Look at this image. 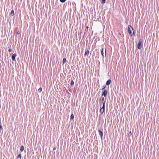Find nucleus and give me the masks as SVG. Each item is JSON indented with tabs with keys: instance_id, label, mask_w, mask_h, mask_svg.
<instances>
[{
	"instance_id": "nucleus-1",
	"label": "nucleus",
	"mask_w": 159,
	"mask_h": 159,
	"mask_svg": "<svg viewBox=\"0 0 159 159\" xmlns=\"http://www.w3.org/2000/svg\"><path fill=\"white\" fill-rule=\"evenodd\" d=\"M142 41L141 39H140L139 40L138 43L137 45V48L139 49H141L142 48Z\"/></svg>"
},
{
	"instance_id": "nucleus-2",
	"label": "nucleus",
	"mask_w": 159,
	"mask_h": 159,
	"mask_svg": "<svg viewBox=\"0 0 159 159\" xmlns=\"http://www.w3.org/2000/svg\"><path fill=\"white\" fill-rule=\"evenodd\" d=\"M105 101H104L103 103L102 106L100 109V111L101 114H103L105 111Z\"/></svg>"
},
{
	"instance_id": "nucleus-3",
	"label": "nucleus",
	"mask_w": 159,
	"mask_h": 159,
	"mask_svg": "<svg viewBox=\"0 0 159 159\" xmlns=\"http://www.w3.org/2000/svg\"><path fill=\"white\" fill-rule=\"evenodd\" d=\"M133 28L130 25H129L128 27V32L129 34H131L132 33V30H133Z\"/></svg>"
},
{
	"instance_id": "nucleus-4",
	"label": "nucleus",
	"mask_w": 159,
	"mask_h": 159,
	"mask_svg": "<svg viewBox=\"0 0 159 159\" xmlns=\"http://www.w3.org/2000/svg\"><path fill=\"white\" fill-rule=\"evenodd\" d=\"M107 91L105 89L103 91L102 95V96H104L105 97H106L107 95Z\"/></svg>"
},
{
	"instance_id": "nucleus-5",
	"label": "nucleus",
	"mask_w": 159,
	"mask_h": 159,
	"mask_svg": "<svg viewBox=\"0 0 159 159\" xmlns=\"http://www.w3.org/2000/svg\"><path fill=\"white\" fill-rule=\"evenodd\" d=\"M98 132L101 138V139L102 140V138L103 135V132L100 130H98Z\"/></svg>"
},
{
	"instance_id": "nucleus-6",
	"label": "nucleus",
	"mask_w": 159,
	"mask_h": 159,
	"mask_svg": "<svg viewBox=\"0 0 159 159\" xmlns=\"http://www.w3.org/2000/svg\"><path fill=\"white\" fill-rule=\"evenodd\" d=\"M17 55L16 53L14 54L11 56V59L12 61H15L16 59V56Z\"/></svg>"
},
{
	"instance_id": "nucleus-7",
	"label": "nucleus",
	"mask_w": 159,
	"mask_h": 159,
	"mask_svg": "<svg viewBox=\"0 0 159 159\" xmlns=\"http://www.w3.org/2000/svg\"><path fill=\"white\" fill-rule=\"evenodd\" d=\"M111 80L110 79L108 80L106 83V84L107 85H109L111 84Z\"/></svg>"
},
{
	"instance_id": "nucleus-8",
	"label": "nucleus",
	"mask_w": 159,
	"mask_h": 159,
	"mask_svg": "<svg viewBox=\"0 0 159 159\" xmlns=\"http://www.w3.org/2000/svg\"><path fill=\"white\" fill-rule=\"evenodd\" d=\"M89 53V51L88 50H87L85 51L84 55L85 56H88Z\"/></svg>"
},
{
	"instance_id": "nucleus-9",
	"label": "nucleus",
	"mask_w": 159,
	"mask_h": 159,
	"mask_svg": "<svg viewBox=\"0 0 159 159\" xmlns=\"http://www.w3.org/2000/svg\"><path fill=\"white\" fill-rule=\"evenodd\" d=\"M104 48H102V49L101 51V54L103 57H104Z\"/></svg>"
},
{
	"instance_id": "nucleus-10",
	"label": "nucleus",
	"mask_w": 159,
	"mask_h": 159,
	"mask_svg": "<svg viewBox=\"0 0 159 159\" xmlns=\"http://www.w3.org/2000/svg\"><path fill=\"white\" fill-rule=\"evenodd\" d=\"M24 149V147L23 146H21L20 148V151L22 152Z\"/></svg>"
},
{
	"instance_id": "nucleus-11",
	"label": "nucleus",
	"mask_w": 159,
	"mask_h": 159,
	"mask_svg": "<svg viewBox=\"0 0 159 159\" xmlns=\"http://www.w3.org/2000/svg\"><path fill=\"white\" fill-rule=\"evenodd\" d=\"M10 15L12 16H13L14 15V11L13 10H12L11 11V12L10 13Z\"/></svg>"
},
{
	"instance_id": "nucleus-12",
	"label": "nucleus",
	"mask_w": 159,
	"mask_h": 159,
	"mask_svg": "<svg viewBox=\"0 0 159 159\" xmlns=\"http://www.w3.org/2000/svg\"><path fill=\"white\" fill-rule=\"evenodd\" d=\"M66 61V59L65 58H64L62 60V63L64 64Z\"/></svg>"
},
{
	"instance_id": "nucleus-13",
	"label": "nucleus",
	"mask_w": 159,
	"mask_h": 159,
	"mask_svg": "<svg viewBox=\"0 0 159 159\" xmlns=\"http://www.w3.org/2000/svg\"><path fill=\"white\" fill-rule=\"evenodd\" d=\"M74 118V115L73 114H72L70 116V120H73Z\"/></svg>"
},
{
	"instance_id": "nucleus-14",
	"label": "nucleus",
	"mask_w": 159,
	"mask_h": 159,
	"mask_svg": "<svg viewBox=\"0 0 159 159\" xmlns=\"http://www.w3.org/2000/svg\"><path fill=\"white\" fill-rule=\"evenodd\" d=\"M42 88L41 87H40L38 89V92L39 93H40L42 91Z\"/></svg>"
},
{
	"instance_id": "nucleus-15",
	"label": "nucleus",
	"mask_w": 159,
	"mask_h": 159,
	"mask_svg": "<svg viewBox=\"0 0 159 159\" xmlns=\"http://www.w3.org/2000/svg\"><path fill=\"white\" fill-rule=\"evenodd\" d=\"M130 36H135V33H134V32L133 30V33L132 34H130Z\"/></svg>"
},
{
	"instance_id": "nucleus-16",
	"label": "nucleus",
	"mask_w": 159,
	"mask_h": 159,
	"mask_svg": "<svg viewBox=\"0 0 159 159\" xmlns=\"http://www.w3.org/2000/svg\"><path fill=\"white\" fill-rule=\"evenodd\" d=\"M74 84V82L73 80H71V81L70 84L72 86Z\"/></svg>"
},
{
	"instance_id": "nucleus-17",
	"label": "nucleus",
	"mask_w": 159,
	"mask_h": 159,
	"mask_svg": "<svg viewBox=\"0 0 159 159\" xmlns=\"http://www.w3.org/2000/svg\"><path fill=\"white\" fill-rule=\"evenodd\" d=\"M21 155L20 153L18 156H17V157L18 158H20V159H21Z\"/></svg>"
},
{
	"instance_id": "nucleus-18",
	"label": "nucleus",
	"mask_w": 159,
	"mask_h": 159,
	"mask_svg": "<svg viewBox=\"0 0 159 159\" xmlns=\"http://www.w3.org/2000/svg\"><path fill=\"white\" fill-rule=\"evenodd\" d=\"M106 2V0H102L101 3L102 4H104Z\"/></svg>"
},
{
	"instance_id": "nucleus-19",
	"label": "nucleus",
	"mask_w": 159,
	"mask_h": 159,
	"mask_svg": "<svg viewBox=\"0 0 159 159\" xmlns=\"http://www.w3.org/2000/svg\"><path fill=\"white\" fill-rule=\"evenodd\" d=\"M106 87V86L105 85H104L102 89V90H103Z\"/></svg>"
},
{
	"instance_id": "nucleus-20",
	"label": "nucleus",
	"mask_w": 159,
	"mask_h": 159,
	"mask_svg": "<svg viewBox=\"0 0 159 159\" xmlns=\"http://www.w3.org/2000/svg\"><path fill=\"white\" fill-rule=\"evenodd\" d=\"M2 129V124L1 122H0V131H1V130Z\"/></svg>"
},
{
	"instance_id": "nucleus-21",
	"label": "nucleus",
	"mask_w": 159,
	"mask_h": 159,
	"mask_svg": "<svg viewBox=\"0 0 159 159\" xmlns=\"http://www.w3.org/2000/svg\"><path fill=\"white\" fill-rule=\"evenodd\" d=\"M66 0H60V1L61 2L63 3Z\"/></svg>"
},
{
	"instance_id": "nucleus-22",
	"label": "nucleus",
	"mask_w": 159,
	"mask_h": 159,
	"mask_svg": "<svg viewBox=\"0 0 159 159\" xmlns=\"http://www.w3.org/2000/svg\"><path fill=\"white\" fill-rule=\"evenodd\" d=\"M132 134V133L131 131H130L129 134V136H131Z\"/></svg>"
},
{
	"instance_id": "nucleus-23",
	"label": "nucleus",
	"mask_w": 159,
	"mask_h": 159,
	"mask_svg": "<svg viewBox=\"0 0 159 159\" xmlns=\"http://www.w3.org/2000/svg\"><path fill=\"white\" fill-rule=\"evenodd\" d=\"M12 51V49H11V48H9V49H8V51L9 52H11Z\"/></svg>"
},
{
	"instance_id": "nucleus-24",
	"label": "nucleus",
	"mask_w": 159,
	"mask_h": 159,
	"mask_svg": "<svg viewBox=\"0 0 159 159\" xmlns=\"http://www.w3.org/2000/svg\"><path fill=\"white\" fill-rule=\"evenodd\" d=\"M56 149V147H54L53 148V150H55Z\"/></svg>"
},
{
	"instance_id": "nucleus-25",
	"label": "nucleus",
	"mask_w": 159,
	"mask_h": 159,
	"mask_svg": "<svg viewBox=\"0 0 159 159\" xmlns=\"http://www.w3.org/2000/svg\"><path fill=\"white\" fill-rule=\"evenodd\" d=\"M106 56V49H105V57Z\"/></svg>"
},
{
	"instance_id": "nucleus-26",
	"label": "nucleus",
	"mask_w": 159,
	"mask_h": 159,
	"mask_svg": "<svg viewBox=\"0 0 159 159\" xmlns=\"http://www.w3.org/2000/svg\"><path fill=\"white\" fill-rule=\"evenodd\" d=\"M104 98H102V101H103L104 100Z\"/></svg>"
},
{
	"instance_id": "nucleus-27",
	"label": "nucleus",
	"mask_w": 159,
	"mask_h": 159,
	"mask_svg": "<svg viewBox=\"0 0 159 159\" xmlns=\"http://www.w3.org/2000/svg\"><path fill=\"white\" fill-rule=\"evenodd\" d=\"M19 34V32H17V34Z\"/></svg>"
}]
</instances>
